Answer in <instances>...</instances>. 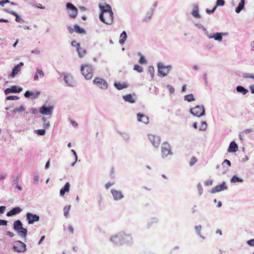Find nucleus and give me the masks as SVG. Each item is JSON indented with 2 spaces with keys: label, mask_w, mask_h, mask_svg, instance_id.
<instances>
[{
  "label": "nucleus",
  "mask_w": 254,
  "mask_h": 254,
  "mask_svg": "<svg viewBox=\"0 0 254 254\" xmlns=\"http://www.w3.org/2000/svg\"><path fill=\"white\" fill-rule=\"evenodd\" d=\"M18 99H19L18 96H14V95L8 96L7 97H6V99L7 100H18Z\"/></svg>",
  "instance_id": "obj_48"
},
{
  "label": "nucleus",
  "mask_w": 254,
  "mask_h": 254,
  "mask_svg": "<svg viewBox=\"0 0 254 254\" xmlns=\"http://www.w3.org/2000/svg\"><path fill=\"white\" fill-rule=\"evenodd\" d=\"M207 127V123L205 121L201 122V125L199 127V130L201 131H205L206 130Z\"/></svg>",
  "instance_id": "obj_38"
},
{
  "label": "nucleus",
  "mask_w": 254,
  "mask_h": 254,
  "mask_svg": "<svg viewBox=\"0 0 254 254\" xmlns=\"http://www.w3.org/2000/svg\"><path fill=\"white\" fill-rule=\"evenodd\" d=\"M7 221L4 220H0V226H6Z\"/></svg>",
  "instance_id": "obj_61"
},
{
  "label": "nucleus",
  "mask_w": 254,
  "mask_h": 254,
  "mask_svg": "<svg viewBox=\"0 0 254 254\" xmlns=\"http://www.w3.org/2000/svg\"><path fill=\"white\" fill-rule=\"evenodd\" d=\"M225 164H226L229 167H230L231 165L230 161L227 159H225L223 161L222 165H224Z\"/></svg>",
  "instance_id": "obj_59"
},
{
  "label": "nucleus",
  "mask_w": 254,
  "mask_h": 254,
  "mask_svg": "<svg viewBox=\"0 0 254 254\" xmlns=\"http://www.w3.org/2000/svg\"><path fill=\"white\" fill-rule=\"evenodd\" d=\"M114 86L118 90H122L128 87V85L125 82H115Z\"/></svg>",
  "instance_id": "obj_28"
},
{
  "label": "nucleus",
  "mask_w": 254,
  "mask_h": 254,
  "mask_svg": "<svg viewBox=\"0 0 254 254\" xmlns=\"http://www.w3.org/2000/svg\"><path fill=\"white\" fill-rule=\"evenodd\" d=\"M68 229L71 234H73L74 233V229L72 225H69L68 226Z\"/></svg>",
  "instance_id": "obj_63"
},
{
  "label": "nucleus",
  "mask_w": 254,
  "mask_h": 254,
  "mask_svg": "<svg viewBox=\"0 0 254 254\" xmlns=\"http://www.w3.org/2000/svg\"><path fill=\"white\" fill-rule=\"evenodd\" d=\"M22 88L20 87L13 85L10 88H6L4 90L5 94H8L10 93H19L22 91Z\"/></svg>",
  "instance_id": "obj_20"
},
{
  "label": "nucleus",
  "mask_w": 254,
  "mask_h": 254,
  "mask_svg": "<svg viewBox=\"0 0 254 254\" xmlns=\"http://www.w3.org/2000/svg\"><path fill=\"white\" fill-rule=\"evenodd\" d=\"M253 131V130L252 128H248V129H245L244 130H243L242 133H249L252 132Z\"/></svg>",
  "instance_id": "obj_62"
},
{
  "label": "nucleus",
  "mask_w": 254,
  "mask_h": 254,
  "mask_svg": "<svg viewBox=\"0 0 254 254\" xmlns=\"http://www.w3.org/2000/svg\"><path fill=\"white\" fill-rule=\"evenodd\" d=\"M238 150V147L237 144L235 141H232L229 145L228 151L230 153H234L237 151Z\"/></svg>",
  "instance_id": "obj_25"
},
{
  "label": "nucleus",
  "mask_w": 254,
  "mask_h": 254,
  "mask_svg": "<svg viewBox=\"0 0 254 254\" xmlns=\"http://www.w3.org/2000/svg\"><path fill=\"white\" fill-rule=\"evenodd\" d=\"M121 135L125 140H128L130 138L129 135L127 133L123 132L121 133Z\"/></svg>",
  "instance_id": "obj_51"
},
{
  "label": "nucleus",
  "mask_w": 254,
  "mask_h": 254,
  "mask_svg": "<svg viewBox=\"0 0 254 254\" xmlns=\"http://www.w3.org/2000/svg\"><path fill=\"white\" fill-rule=\"evenodd\" d=\"M228 33L227 32H216L214 33H210L209 32H206V36L208 39H214L218 42L222 41V37L224 36H228Z\"/></svg>",
  "instance_id": "obj_9"
},
{
  "label": "nucleus",
  "mask_w": 254,
  "mask_h": 254,
  "mask_svg": "<svg viewBox=\"0 0 254 254\" xmlns=\"http://www.w3.org/2000/svg\"><path fill=\"white\" fill-rule=\"evenodd\" d=\"M39 176L37 174H35L34 176V180L35 183L36 184L39 181Z\"/></svg>",
  "instance_id": "obj_60"
},
{
  "label": "nucleus",
  "mask_w": 254,
  "mask_h": 254,
  "mask_svg": "<svg viewBox=\"0 0 254 254\" xmlns=\"http://www.w3.org/2000/svg\"><path fill=\"white\" fill-rule=\"evenodd\" d=\"M43 126L46 128H48L50 127V124L49 122H45L43 123Z\"/></svg>",
  "instance_id": "obj_58"
},
{
  "label": "nucleus",
  "mask_w": 254,
  "mask_h": 254,
  "mask_svg": "<svg viewBox=\"0 0 254 254\" xmlns=\"http://www.w3.org/2000/svg\"><path fill=\"white\" fill-rule=\"evenodd\" d=\"M216 7H214L212 10H209L208 9H207L206 10V12H207V13L208 14H211V13H213L215 10H216Z\"/></svg>",
  "instance_id": "obj_64"
},
{
  "label": "nucleus",
  "mask_w": 254,
  "mask_h": 254,
  "mask_svg": "<svg viewBox=\"0 0 254 254\" xmlns=\"http://www.w3.org/2000/svg\"><path fill=\"white\" fill-rule=\"evenodd\" d=\"M167 88L168 89L169 91V92L171 93V94H173L175 92V89L173 87V86L170 84H168L167 85Z\"/></svg>",
  "instance_id": "obj_50"
},
{
  "label": "nucleus",
  "mask_w": 254,
  "mask_h": 254,
  "mask_svg": "<svg viewBox=\"0 0 254 254\" xmlns=\"http://www.w3.org/2000/svg\"><path fill=\"white\" fill-rule=\"evenodd\" d=\"M121 246L123 245L131 246L133 239L131 234L125 231H121Z\"/></svg>",
  "instance_id": "obj_4"
},
{
  "label": "nucleus",
  "mask_w": 254,
  "mask_h": 254,
  "mask_svg": "<svg viewBox=\"0 0 254 254\" xmlns=\"http://www.w3.org/2000/svg\"><path fill=\"white\" fill-rule=\"evenodd\" d=\"M133 69L137 71L138 72H142L143 71V68L142 66L138 64H135Z\"/></svg>",
  "instance_id": "obj_44"
},
{
  "label": "nucleus",
  "mask_w": 254,
  "mask_h": 254,
  "mask_svg": "<svg viewBox=\"0 0 254 254\" xmlns=\"http://www.w3.org/2000/svg\"><path fill=\"white\" fill-rule=\"evenodd\" d=\"M195 230L196 232V233L197 234L201 237V234H200V231H201V225H198V226H196L195 227Z\"/></svg>",
  "instance_id": "obj_49"
},
{
  "label": "nucleus",
  "mask_w": 254,
  "mask_h": 254,
  "mask_svg": "<svg viewBox=\"0 0 254 254\" xmlns=\"http://www.w3.org/2000/svg\"><path fill=\"white\" fill-rule=\"evenodd\" d=\"M41 94V92L39 91L32 92L27 91L24 93V96L26 98H30L31 99H37Z\"/></svg>",
  "instance_id": "obj_19"
},
{
  "label": "nucleus",
  "mask_w": 254,
  "mask_h": 254,
  "mask_svg": "<svg viewBox=\"0 0 254 254\" xmlns=\"http://www.w3.org/2000/svg\"><path fill=\"white\" fill-rule=\"evenodd\" d=\"M13 229L22 238H26L27 230L26 229L23 227L22 222L20 220H16L13 223Z\"/></svg>",
  "instance_id": "obj_3"
},
{
  "label": "nucleus",
  "mask_w": 254,
  "mask_h": 254,
  "mask_svg": "<svg viewBox=\"0 0 254 254\" xmlns=\"http://www.w3.org/2000/svg\"><path fill=\"white\" fill-rule=\"evenodd\" d=\"M71 46L73 47H74L77 50V48H78L80 47V44L78 43H77L76 41H73L71 42Z\"/></svg>",
  "instance_id": "obj_53"
},
{
  "label": "nucleus",
  "mask_w": 254,
  "mask_h": 254,
  "mask_svg": "<svg viewBox=\"0 0 254 254\" xmlns=\"http://www.w3.org/2000/svg\"><path fill=\"white\" fill-rule=\"evenodd\" d=\"M236 91L238 93H241L243 95H246L249 91L242 86H238L236 87Z\"/></svg>",
  "instance_id": "obj_29"
},
{
  "label": "nucleus",
  "mask_w": 254,
  "mask_h": 254,
  "mask_svg": "<svg viewBox=\"0 0 254 254\" xmlns=\"http://www.w3.org/2000/svg\"><path fill=\"white\" fill-rule=\"evenodd\" d=\"M64 80L66 84L69 86L73 87L76 85V82L71 74H65L64 75Z\"/></svg>",
  "instance_id": "obj_17"
},
{
  "label": "nucleus",
  "mask_w": 254,
  "mask_h": 254,
  "mask_svg": "<svg viewBox=\"0 0 254 254\" xmlns=\"http://www.w3.org/2000/svg\"><path fill=\"white\" fill-rule=\"evenodd\" d=\"M21 211L22 209L19 207H16L8 211L6 213V215L7 216H11L21 212Z\"/></svg>",
  "instance_id": "obj_26"
},
{
  "label": "nucleus",
  "mask_w": 254,
  "mask_h": 254,
  "mask_svg": "<svg viewBox=\"0 0 254 254\" xmlns=\"http://www.w3.org/2000/svg\"><path fill=\"white\" fill-rule=\"evenodd\" d=\"M158 75L161 77L167 76L172 68L171 65H165L162 63L157 64Z\"/></svg>",
  "instance_id": "obj_5"
},
{
  "label": "nucleus",
  "mask_w": 254,
  "mask_h": 254,
  "mask_svg": "<svg viewBox=\"0 0 254 254\" xmlns=\"http://www.w3.org/2000/svg\"><path fill=\"white\" fill-rule=\"evenodd\" d=\"M123 98L126 102H129L130 103H134L136 101V96L135 94H127L123 96Z\"/></svg>",
  "instance_id": "obj_22"
},
{
  "label": "nucleus",
  "mask_w": 254,
  "mask_h": 254,
  "mask_svg": "<svg viewBox=\"0 0 254 254\" xmlns=\"http://www.w3.org/2000/svg\"><path fill=\"white\" fill-rule=\"evenodd\" d=\"M225 4V1L224 0H217L216 2V8L217 6H222Z\"/></svg>",
  "instance_id": "obj_42"
},
{
  "label": "nucleus",
  "mask_w": 254,
  "mask_h": 254,
  "mask_svg": "<svg viewBox=\"0 0 254 254\" xmlns=\"http://www.w3.org/2000/svg\"><path fill=\"white\" fill-rule=\"evenodd\" d=\"M76 51L78 52L79 58H83L86 54V50L84 48H81L80 46L77 48Z\"/></svg>",
  "instance_id": "obj_31"
},
{
  "label": "nucleus",
  "mask_w": 254,
  "mask_h": 254,
  "mask_svg": "<svg viewBox=\"0 0 254 254\" xmlns=\"http://www.w3.org/2000/svg\"><path fill=\"white\" fill-rule=\"evenodd\" d=\"M111 193L113 195L114 199L116 201L120 200L124 197L123 193L121 190L112 189Z\"/></svg>",
  "instance_id": "obj_16"
},
{
  "label": "nucleus",
  "mask_w": 254,
  "mask_h": 254,
  "mask_svg": "<svg viewBox=\"0 0 254 254\" xmlns=\"http://www.w3.org/2000/svg\"><path fill=\"white\" fill-rule=\"evenodd\" d=\"M127 33L125 31H124L120 35V39L119 40V43L121 44H123L126 39H127Z\"/></svg>",
  "instance_id": "obj_33"
},
{
  "label": "nucleus",
  "mask_w": 254,
  "mask_h": 254,
  "mask_svg": "<svg viewBox=\"0 0 254 254\" xmlns=\"http://www.w3.org/2000/svg\"><path fill=\"white\" fill-rule=\"evenodd\" d=\"M70 208V205H66L64 208V215L66 218L68 217Z\"/></svg>",
  "instance_id": "obj_37"
},
{
  "label": "nucleus",
  "mask_w": 254,
  "mask_h": 254,
  "mask_svg": "<svg viewBox=\"0 0 254 254\" xmlns=\"http://www.w3.org/2000/svg\"><path fill=\"white\" fill-rule=\"evenodd\" d=\"M243 77L245 78H251L254 80V73H244L243 74Z\"/></svg>",
  "instance_id": "obj_41"
},
{
  "label": "nucleus",
  "mask_w": 254,
  "mask_h": 254,
  "mask_svg": "<svg viewBox=\"0 0 254 254\" xmlns=\"http://www.w3.org/2000/svg\"><path fill=\"white\" fill-rule=\"evenodd\" d=\"M184 100L188 102H191L195 100V98L192 94H187L184 96Z\"/></svg>",
  "instance_id": "obj_35"
},
{
  "label": "nucleus",
  "mask_w": 254,
  "mask_h": 254,
  "mask_svg": "<svg viewBox=\"0 0 254 254\" xmlns=\"http://www.w3.org/2000/svg\"><path fill=\"white\" fill-rule=\"evenodd\" d=\"M245 3V0H241L238 6L236 8L235 11L236 13H239L240 11L244 8Z\"/></svg>",
  "instance_id": "obj_30"
},
{
  "label": "nucleus",
  "mask_w": 254,
  "mask_h": 254,
  "mask_svg": "<svg viewBox=\"0 0 254 254\" xmlns=\"http://www.w3.org/2000/svg\"><path fill=\"white\" fill-rule=\"evenodd\" d=\"M70 185L68 182H67L65 186L62 188L60 190V195L61 196H63L65 192H68L69 190Z\"/></svg>",
  "instance_id": "obj_27"
},
{
  "label": "nucleus",
  "mask_w": 254,
  "mask_h": 254,
  "mask_svg": "<svg viewBox=\"0 0 254 254\" xmlns=\"http://www.w3.org/2000/svg\"><path fill=\"white\" fill-rule=\"evenodd\" d=\"M74 30L76 33L80 34H85L86 33L85 30L80 27L78 25L75 24L74 25Z\"/></svg>",
  "instance_id": "obj_34"
},
{
  "label": "nucleus",
  "mask_w": 254,
  "mask_h": 254,
  "mask_svg": "<svg viewBox=\"0 0 254 254\" xmlns=\"http://www.w3.org/2000/svg\"><path fill=\"white\" fill-rule=\"evenodd\" d=\"M25 110V108L23 106H21L19 107H16L13 110V113L16 114L17 113H21Z\"/></svg>",
  "instance_id": "obj_36"
},
{
  "label": "nucleus",
  "mask_w": 254,
  "mask_h": 254,
  "mask_svg": "<svg viewBox=\"0 0 254 254\" xmlns=\"http://www.w3.org/2000/svg\"><path fill=\"white\" fill-rule=\"evenodd\" d=\"M36 71L37 74H39L41 78H43L44 76V73L41 69L37 68Z\"/></svg>",
  "instance_id": "obj_54"
},
{
  "label": "nucleus",
  "mask_w": 254,
  "mask_h": 254,
  "mask_svg": "<svg viewBox=\"0 0 254 254\" xmlns=\"http://www.w3.org/2000/svg\"><path fill=\"white\" fill-rule=\"evenodd\" d=\"M248 245L250 246H254V239H251L247 242Z\"/></svg>",
  "instance_id": "obj_55"
},
{
  "label": "nucleus",
  "mask_w": 254,
  "mask_h": 254,
  "mask_svg": "<svg viewBox=\"0 0 254 254\" xmlns=\"http://www.w3.org/2000/svg\"><path fill=\"white\" fill-rule=\"evenodd\" d=\"M195 25L199 29H202L204 32L205 35H206V32H208V31L203 26V25L200 23H196Z\"/></svg>",
  "instance_id": "obj_46"
},
{
  "label": "nucleus",
  "mask_w": 254,
  "mask_h": 254,
  "mask_svg": "<svg viewBox=\"0 0 254 254\" xmlns=\"http://www.w3.org/2000/svg\"><path fill=\"white\" fill-rule=\"evenodd\" d=\"M39 216L37 214H34L30 212H28L26 214V220L29 224H33L35 222L39 220Z\"/></svg>",
  "instance_id": "obj_14"
},
{
  "label": "nucleus",
  "mask_w": 254,
  "mask_h": 254,
  "mask_svg": "<svg viewBox=\"0 0 254 254\" xmlns=\"http://www.w3.org/2000/svg\"><path fill=\"white\" fill-rule=\"evenodd\" d=\"M190 113L194 116L201 117L205 115V109L203 106L197 105L194 108H191Z\"/></svg>",
  "instance_id": "obj_7"
},
{
  "label": "nucleus",
  "mask_w": 254,
  "mask_h": 254,
  "mask_svg": "<svg viewBox=\"0 0 254 254\" xmlns=\"http://www.w3.org/2000/svg\"><path fill=\"white\" fill-rule=\"evenodd\" d=\"M148 71L150 73L151 78H153L155 73L154 67L153 66H149L148 68Z\"/></svg>",
  "instance_id": "obj_43"
},
{
  "label": "nucleus",
  "mask_w": 254,
  "mask_h": 254,
  "mask_svg": "<svg viewBox=\"0 0 254 254\" xmlns=\"http://www.w3.org/2000/svg\"><path fill=\"white\" fill-rule=\"evenodd\" d=\"M243 179L241 178H239L238 177L236 176H234L231 179V182L235 183L237 182H242Z\"/></svg>",
  "instance_id": "obj_39"
},
{
  "label": "nucleus",
  "mask_w": 254,
  "mask_h": 254,
  "mask_svg": "<svg viewBox=\"0 0 254 254\" xmlns=\"http://www.w3.org/2000/svg\"><path fill=\"white\" fill-rule=\"evenodd\" d=\"M227 189V186L226 184V183L225 182H223L222 184L217 185L214 188H213L211 190V192L212 193H215L226 190Z\"/></svg>",
  "instance_id": "obj_18"
},
{
  "label": "nucleus",
  "mask_w": 254,
  "mask_h": 254,
  "mask_svg": "<svg viewBox=\"0 0 254 254\" xmlns=\"http://www.w3.org/2000/svg\"><path fill=\"white\" fill-rule=\"evenodd\" d=\"M93 83L100 89L103 90H105L108 88L107 82L105 79L100 77L95 78L93 80Z\"/></svg>",
  "instance_id": "obj_8"
},
{
  "label": "nucleus",
  "mask_w": 254,
  "mask_h": 254,
  "mask_svg": "<svg viewBox=\"0 0 254 254\" xmlns=\"http://www.w3.org/2000/svg\"><path fill=\"white\" fill-rule=\"evenodd\" d=\"M197 190L199 195H201L203 193V188L200 183H198L197 186Z\"/></svg>",
  "instance_id": "obj_47"
},
{
  "label": "nucleus",
  "mask_w": 254,
  "mask_h": 254,
  "mask_svg": "<svg viewBox=\"0 0 254 254\" xmlns=\"http://www.w3.org/2000/svg\"><path fill=\"white\" fill-rule=\"evenodd\" d=\"M66 8L70 17L75 18L77 14V9L71 3H67Z\"/></svg>",
  "instance_id": "obj_13"
},
{
  "label": "nucleus",
  "mask_w": 254,
  "mask_h": 254,
  "mask_svg": "<svg viewBox=\"0 0 254 254\" xmlns=\"http://www.w3.org/2000/svg\"><path fill=\"white\" fill-rule=\"evenodd\" d=\"M197 162V159L195 157H193L191 158L190 162V166H192L193 165H194Z\"/></svg>",
  "instance_id": "obj_52"
},
{
  "label": "nucleus",
  "mask_w": 254,
  "mask_h": 254,
  "mask_svg": "<svg viewBox=\"0 0 254 254\" xmlns=\"http://www.w3.org/2000/svg\"><path fill=\"white\" fill-rule=\"evenodd\" d=\"M139 55L140 56V58L139 60V63L141 64H146L147 61L145 60L144 57L141 54H139Z\"/></svg>",
  "instance_id": "obj_45"
},
{
  "label": "nucleus",
  "mask_w": 254,
  "mask_h": 254,
  "mask_svg": "<svg viewBox=\"0 0 254 254\" xmlns=\"http://www.w3.org/2000/svg\"><path fill=\"white\" fill-rule=\"evenodd\" d=\"M137 121L139 122L143 123L145 125L149 124V118L147 116L142 113H138L137 114Z\"/></svg>",
  "instance_id": "obj_21"
},
{
  "label": "nucleus",
  "mask_w": 254,
  "mask_h": 254,
  "mask_svg": "<svg viewBox=\"0 0 254 254\" xmlns=\"http://www.w3.org/2000/svg\"><path fill=\"white\" fill-rule=\"evenodd\" d=\"M53 106H50L47 107L45 105H44L40 108L39 112L44 115H51L53 113Z\"/></svg>",
  "instance_id": "obj_15"
},
{
  "label": "nucleus",
  "mask_w": 254,
  "mask_h": 254,
  "mask_svg": "<svg viewBox=\"0 0 254 254\" xmlns=\"http://www.w3.org/2000/svg\"><path fill=\"white\" fill-rule=\"evenodd\" d=\"M212 183H213V181L212 180H206L204 182V184H205V186H211L212 184Z\"/></svg>",
  "instance_id": "obj_57"
},
{
  "label": "nucleus",
  "mask_w": 254,
  "mask_h": 254,
  "mask_svg": "<svg viewBox=\"0 0 254 254\" xmlns=\"http://www.w3.org/2000/svg\"><path fill=\"white\" fill-rule=\"evenodd\" d=\"M13 249L18 253L24 252L26 250V246L21 241H16L14 242Z\"/></svg>",
  "instance_id": "obj_11"
},
{
  "label": "nucleus",
  "mask_w": 254,
  "mask_h": 254,
  "mask_svg": "<svg viewBox=\"0 0 254 254\" xmlns=\"http://www.w3.org/2000/svg\"><path fill=\"white\" fill-rule=\"evenodd\" d=\"M5 11L7 13L12 14V15H14V16H15V21L16 22H23L24 21V20L22 18H21L16 12H15L13 11L10 10L8 9H5Z\"/></svg>",
  "instance_id": "obj_24"
},
{
  "label": "nucleus",
  "mask_w": 254,
  "mask_h": 254,
  "mask_svg": "<svg viewBox=\"0 0 254 254\" xmlns=\"http://www.w3.org/2000/svg\"><path fill=\"white\" fill-rule=\"evenodd\" d=\"M121 231L111 235L109 238L110 242L114 245L121 246Z\"/></svg>",
  "instance_id": "obj_10"
},
{
  "label": "nucleus",
  "mask_w": 254,
  "mask_h": 254,
  "mask_svg": "<svg viewBox=\"0 0 254 254\" xmlns=\"http://www.w3.org/2000/svg\"><path fill=\"white\" fill-rule=\"evenodd\" d=\"M101 13L99 18L103 22L106 24L110 25L113 23L114 19V13L110 5L106 4L105 5H99Z\"/></svg>",
  "instance_id": "obj_1"
},
{
  "label": "nucleus",
  "mask_w": 254,
  "mask_h": 254,
  "mask_svg": "<svg viewBox=\"0 0 254 254\" xmlns=\"http://www.w3.org/2000/svg\"><path fill=\"white\" fill-rule=\"evenodd\" d=\"M191 14L193 17L196 18H200V15L199 13V6L197 4H195L193 5L192 10L191 12Z\"/></svg>",
  "instance_id": "obj_23"
},
{
  "label": "nucleus",
  "mask_w": 254,
  "mask_h": 254,
  "mask_svg": "<svg viewBox=\"0 0 254 254\" xmlns=\"http://www.w3.org/2000/svg\"><path fill=\"white\" fill-rule=\"evenodd\" d=\"M32 53L33 54H34V55H39L41 53V51L40 50L38 49H35V50H33L32 51Z\"/></svg>",
  "instance_id": "obj_56"
},
{
  "label": "nucleus",
  "mask_w": 254,
  "mask_h": 254,
  "mask_svg": "<svg viewBox=\"0 0 254 254\" xmlns=\"http://www.w3.org/2000/svg\"><path fill=\"white\" fill-rule=\"evenodd\" d=\"M20 70V67H19V66L16 65L13 67L12 73L9 75V77H14Z\"/></svg>",
  "instance_id": "obj_32"
},
{
  "label": "nucleus",
  "mask_w": 254,
  "mask_h": 254,
  "mask_svg": "<svg viewBox=\"0 0 254 254\" xmlns=\"http://www.w3.org/2000/svg\"><path fill=\"white\" fill-rule=\"evenodd\" d=\"M161 157L164 159L169 156H172L173 154L171 150V147L167 142H163L161 145Z\"/></svg>",
  "instance_id": "obj_6"
},
{
  "label": "nucleus",
  "mask_w": 254,
  "mask_h": 254,
  "mask_svg": "<svg viewBox=\"0 0 254 254\" xmlns=\"http://www.w3.org/2000/svg\"><path fill=\"white\" fill-rule=\"evenodd\" d=\"M148 138L149 140L155 147L158 148L160 144L161 139L159 136L152 134H148Z\"/></svg>",
  "instance_id": "obj_12"
},
{
  "label": "nucleus",
  "mask_w": 254,
  "mask_h": 254,
  "mask_svg": "<svg viewBox=\"0 0 254 254\" xmlns=\"http://www.w3.org/2000/svg\"><path fill=\"white\" fill-rule=\"evenodd\" d=\"M34 132L39 135H44L46 134V130L45 129H36Z\"/></svg>",
  "instance_id": "obj_40"
},
{
  "label": "nucleus",
  "mask_w": 254,
  "mask_h": 254,
  "mask_svg": "<svg viewBox=\"0 0 254 254\" xmlns=\"http://www.w3.org/2000/svg\"><path fill=\"white\" fill-rule=\"evenodd\" d=\"M80 71L86 80L91 79L93 75L94 68L90 64H83L81 65Z\"/></svg>",
  "instance_id": "obj_2"
}]
</instances>
